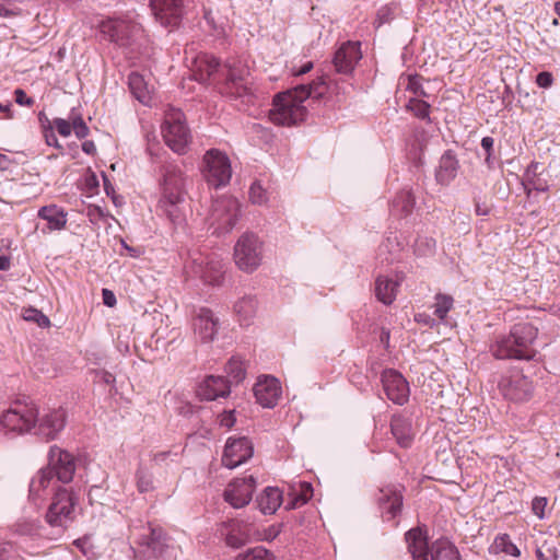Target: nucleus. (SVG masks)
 Wrapping results in <instances>:
<instances>
[{"instance_id":"nucleus-1","label":"nucleus","mask_w":560,"mask_h":560,"mask_svg":"<svg viewBox=\"0 0 560 560\" xmlns=\"http://www.w3.org/2000/svg\"><path fill=\"white\" fill-rule=\"evenodd\" d=\"M323 82L302 84L293 90L278 94L273 100L270 119L278 125L291 126L304 120L306 107L304 102L315 95L323 94Z\"/></svg>"},{"instance_id":"nucleus-2","label":"nucleus","mask_w":560,"mask_h":560,"mask_svg":"<svg viewBox=\"0 0 560 560\" xmlns=\"http://www.w3.org/2000/svg\"><path fill=\"white\" fill-rule=\"evenodd\" d=\"M538 329L530 323L515 324L509 335L499 337L491 346L497 359L534 360L537 351L534 347Z\"/></svg>"},{"instance_id":"nucleus-3","label":"nucleus","mask_w":560,"mask_h":560,"mask_svg":"<svg viewBox=\"0 0 560 560\" xmlns=\"http://www.w3.org/2000/svg\"><path fill=\"white\" fill-rule=\"evenodd\" d=\"M187 177L177 165H167L164 170L161 206L175 225H180L187 213Z\"/></svg>"},{"instance_id":"nucleus-4","label":"nucleus","mask_w":560,"mask_h":560,"mask_svg":"<svg viewBox=\"0 0 560 560\" xmlns=\"http://www.w3.org/2000/svg\"><path fill=\"white\" fill-rule=\"evenodd\" d=\"M241 214V203L232 196L213 200L207 222L212 234L223 235L232 231Z\"/></svg>"},{"instance_id":"nucleus-5","label":"nucleus","mask_w":560,"mask_h":560,"mask_svg":"<svg viewBox=\"0 0 560 560\" xmlns=\"http://www.w3.org/2000/svg\"><path fill=\"white\" fill-rule=\"evenodd\" d=\"M185 269L188 275L199 278L206 284L220 285L225 273V264L214 253L196 252L190 255V260Z\"/></svg>"},{"instance_id":"nucleus-6","label":"nucleus","mask_w":560,"mask_h":560,"mask_svg":"<svg viewBox=\"0 0 560 560\" xmlns=\"http://www.w3.org/2000/svg\"><path fill=\"white\" fill-rule=\"evenodd\" d=\"M77 494L67 488H58L46 512V522L52 527L66 528L74 520Z\"/></svg>"},{"instance_id":"nucleus-7","label":"nucleus","mask_w":560,"mask_h":560,"mask_svg":"<svg viewBox=\"0 0 560 560\" xmlns=\"http://www.w3.org/2000/svg\"><path fill=\"white\" fill-rule=\"evenodd\" d=\"M233 257L242 271L253 272L262 260V242L253 232L243 233L235 243Z\"/></svg>"},{"instance_id":"nucleus-8","label":"nucleus","mask_w":560,"mask_h":560,"mask_svg":"<svg viewBox=\"0 0 560 560\" xmlns=\"http://www.w3.org/2000/svg\"><path fill=\"white\" fill-rule=\"evenodd\" d=\"M201 172L210 186L223 187L232 177L231 161L224 152L210 149L203 155Z\"/></svg>"},{"instance_id":"nucleus-9","label":"nucleus","mask_w":560,"mask_h":560,"mask_svg":"<svg viewBox=\"0 0 560 560\" xmlns=\"http://www.w3.org/2000/svg\"><path fill=\"white\" fill-rule=\"evenodd\" d=\"M166 145L178 154H184L190 141V132L185 124L184 114L178 109H171L161 127Z\"/></svg>"},{"instance_id":"nucleus-10","label":"nucleus","mask_w":560,"mask_h":560,"mask_svg":"<svg viewBox=\"0 0 560 560\" xmlns=\"http://www.w3.org/2000/svg\"><path fill=\"white\" fill-rule=\"evenodd\" d=\"M67 413L59 408H43L36 406V416H34L35 434L46 441L54 440L63 430L66 425Z\"/></svg>"},{"instance_id":"nucleus-11","label":"nucleus","mask_w":560,"mask_h":560,"mask_svg":"<svg viewBox=\"0 0 560 560\" xmlns=\"http://www.w3.org/2000/svg\"><path fill=\"white\" fill-rule=\"evenodd\" d=\"M102 32L119 46H132L143 30L139 23L128 18L108 20L102 25Z\"/></svg>"},{"instance_id":"nucleus-12","label":"nucleus","mask_w":560,"mask_h":560,"mask_svg":"<svg viewBox=\"0 0 560 560\" xmlns=\"http://www.w3.org/2000/svg\"><path fill=\"white\" fill-rule=\"evenodd\" d=\"M34 416H36V405L31 404H15L0 418V424L7 431L14 433H24L33 429Z\"/></svg>"},{"instance_id":"nucleus-13","label":"nucleus","mask_w":560,"mask_h":560,"mask_svg":"<svg viewBox=\"0 0 560 560\" xmlns=\"http://www.w3.org/2000/svg\"><path fill=\"white\" fill-rule=\"evenodd\" d=\"M46 469H51L52 476L63 483L72 480L75 471V462L72 454L54 445L48 453V465Z\"/></svg>"},{"instance_id":"nucleus-14","label":"nucleus","mask_w":560,"mask_h":560,"mask_svg":"<svg viewBox=\"0 0 560 560\" xmlns=\"http://www.w3.org/2000/svg\"><path fill=\"white\" fill-rule=\"evenodd\" d=\"M253 453V445L247 438H230L224 447L222 463L225 467L233 469L247 462Z\"/></svg>"},{"instance_id":"nucleus-15","label":"nucleus","mask_w":560,"mask_h":560,"mask_svg":"<svg viewBox=\"0 0 560 560\" xmlns=\"http://www.w3.org/2000/svg\"><path fill=\"white\" fill-rule=\"evenodd\" d=\"M150 7L158 22L164 27H175L182 19L183 0H151Z\"/></svg>"},{"instance_id":"nucleus-16","label":"nucleus","mask_w":560,"mask_h":560,"mask_svg":"<svg viewBox=\"0 0 560 560\" xmlns=\"http://www.w3.org/2000/svg\"><path fill=\"white\" fill-rule=\"evenodd\" d=\"M255 479L248 476L242 479H234L224 491V499L233 508L240 509L249 503L255 490Z\"/></svg>"},{"instance_id":"nucleus-17","label":"nucleus","mask_w":560,"mask_h":560,"mask_svg":"<svg viewBox=\"0 0 560 560\" xmlns=\"http://www.w3.org/2000/svg\"><path fill=\"white\" fill-rule=\"evenodd\" d=\"M246 369L244 360L238 355H233L224 368V374L206 375L203 382L208 385L210 382H221L222 385H238L245 380Z\"/></svg>"},{"instance_id":"nucleus-18","label":"nucleus","mask_w":560,"mask_h":560,"mask_svg":"<svg viewBox=\"0 0 560 560\" xmlns=\"http://www.w3.org/2000/svg\"><path fill=\"white\" fill-rule=\"evenodd\" d=\"M362 58L360 43L348 42L342 44L335 54L334 66L339 73L349 74Z\"/></svg>"},{"instance_id":"nucleus-19","label":"nucleus","mask_w":560,"mask_h":560,"mask_svg":"<svg viewBox=\"0 0 560 560\" xmlns=\"http://www.w3.org/2000/svg\"><path fill=\"white\" fill-rule=\"evenodd\" d=\"M225 67L228 69V85L231 89V93L242 95L243 92L247 91L249 83L248 67L238 59L226 61Z\"/></svg>"},{"instance_id":"nucleus-20","label":"nucleus","mask_w":560,"mask_h":560,"mask_svg":"<svg viewBox=\"0 0 560 560\" xmlns=\"http://www.w3.org/2000/svg\"><path fill=\"white\" fill-rule=\"evenodd\" d=\"M194 327L203 341H211L218 331L219 322L209 308L202 307L195 317Z\"/></svg>"},{"instance_id":"nucleus-21","label":"nucleus","mask_w":560,"mask_h":560,"mask_svg":"<svg viewBox=\"0 0 560 560\" xmlns=\"http://www.w3.org/2000/svg\"><path fill=\"white\" fill-rule=\"evenodd\" d=\"M380 508L386 521L393 520L401 510L402 495L392 487L381 489L378 497Z\"/></svg>"},{"instance_id":"nucleus-22","label":"nucleus","mask_w":560,"mask_h":560,"mask_svg":"<svg viewBox=\"0 0 560 560\" xmlns=\"http://www.w3.org/2000/svg\"><path fill=\"white\" fill-rule=\"evenodd\" d=\"M405 538L413 560H429L428 537L420 527L408 530Z\"/></svg>"},{"instance_id":"nucleus-23","label":"nucleus","mask_w":560,"mask_h":560,"mask_svg":"<svg viewBox=\"0 0 560 560\" xmlns=\"http://www.w3.org/2000/svg\"><path fill=\"white\" fill-rule=\"evenodd\" d=\"M416 207L415 195L411 189H402L393 199L390 213L397 218H409Z\"/></svg>"},{"instance_id":"nucleus-24","label":"nucleus","mask_w":560,"mask_h":560,"mask_svg":"<svg viewBox=\"0 0 560 560\" xmlns=\"http://www.w3.org/2000/svg\"><path fill=\"white\" fill-rule=\"evenodd\" d=\"M399 282L388 276H378L375 280V295L380 302L389 305L397 295Z\"/></svg>"},{"instance_id":"nucleus-25","label":"nucleus","mask_w":560,"mask_h":560,"mask_svg":"<svg viewBox=\"0 0 560 560\" xmlns=\"http://www.w3.org/2000/svg\"><path fill=\"white\" fill-rule=\"evenodd\" d=\"M38 217L47 221L48 231L62 230L67 224V213L55 205L42 207L38 210Z\"/></svg>"},{"instance_id":"nucleus-26","label":"nucleus","mask_w":560,"mask_h":560,"mask_svg":"<svg viewBox=\"0 0 560 560\" xmlns=\"http://www.w3.org/2000/svg\"><path fill=\"white\" fill-rule=\"evenodd\" d=\"M390 427L397 443L401 447H409L415 436L411 421L402 417H393Z\"/></svg>"},{"instance_id":"nucleus-27","label":"nucleus","mask_w":560,"mask_h":560,"mask_svg":"<svg viewBox=\"0 0 560 560\" xmlns=\"http://www.w3.org/2000/svg\"><path fill=\"white\" fill-rule=\"evenodd\" d=\"M458 161L451 151H446L440 160L436 171V180L442 185H447L457 174Z\"/></svg>"},{"instance_id":"nucleus-28","label":"nucleus","mask_w":560,"mask_h":560,"mask_svg":"<svg viewBox=\"0 0 560 560\" xmlns=\"http://www.w3.org/2000/svg\"><path fill=\"white\" fill-rule=\"evenodd\" d=\"M255 532L248 525L233 523L231 529L228 532L225 540L226 544L233 548H241L249 542Z\"/></svg>"},{"instance_id":"nucleus-29","label":"nucleus","mask_w":560,"mask_h":560,"mask_svg":"<svg viewBox=\"0 0 560 560\" xmlns=\"http://www.w3.org/2000/svg\"><path fill=\"white\" fill-rule=\"evenodd\" d=\"M259 510L264 514H272L281 505L282 495L278 488L268 487L257 499Z\"/></svg>"},{"instance_id":"nucleus-30","label":"nucleus","mask_w":560,"mask_h":560,"mask_svg":"<svg viewBox=\"0 0 560 560\" xmlns=\"http://www.w3.org/2000/svg\"><path fill=\"white\" fill-rule=\"evenodd\" d=\"M54 476L51 469L42 468L30 483V498L36 503L43 498V492L48 488Z\"/></svg>"},{"instance_id":"nucleus-31","label":"nucleus","mask_w":560,"mask_h":560,"mask_svg":"<svg viewBox=\"0 0 560 560\" xmlns=\"http://www.w3.org/2000/svg\"><path fill=\"white\" fill-rule=\"evenodd\" d=\"M219 66V60L212 56H198L195 60L196 79L202 82L207 81L214 72H217Z\"/></svg>"},{"instance_id":"nucleus-32","label":"nucleus","mask_w":560,"mask_h":560,"mask_svg":"<svg viewBox=\"0 0 560 560\" xmlns=\"http://www.w3.org/2000/svg\"><path fill=\"white\" fill-rule=\"evenodd\" d=\"M128 84L131 93L140 103L148 104L150 102V90L141 74L137 72L130 73Z\"/></svg>"},{"instance_id":"nucleus-33","label":"nucleus","mask_w":560,"mask_h":560,"mask_svg":"<svg viewBox=\"0 0 560 560\" xmlns=\"http://www.w3.org/2000/svg\"><path fill=\"white\" fill-rule=\"evenodd\" d=\"M282 387H253L256 401L265 408H272L277 405L282 394Z\"/></svg>"},{"instance_id":"nucleus-34","label":"nucleus","mask_w":560,"mask_h":560,"mask_svg":"<svg viewBox=\"0 0 560 560\" xmlns=\"http://www.w3.org/2000/svg\"><path fill=\"white\" fill-rule=\"evenodd\" d=\"M431 560H462L455 546L445 540H438L432 546Z\"/></svg>"},{"instance_id":"nucleus-35","label":"nucleus","mask_w":560,"mask_h":560,"mask_svg":"<svg viewBox=\"0 0 560 560\" xmlns=\"http://www.w3.org/2000/svg\"><path fill=\"white\" fill-rule=\"evenodd\" d=\"M257 310V301L254 296L247 295L238 300L234 305V311L241 323L248 324Z\"/></svg>"},{"instance_id":"nucleus-36","label":"nucleus","mask_w":560,"mask_h":560,"mask_svg":"<svg viewBox=\"0 0 560 560\" xmlns=\"http://www.w3.org/2000/svg\"><path fill=\"white\" fill-rule=\"evenodd\" d=\"M491 549L494 553L503 552L512 557H520L521 551L516 545H514L508 534H501L495 537Z\"/></svg>"},{"instance_id":"nucleus-37","label":"nucleus","mask_w":560,"mask_h":560,"mask_svg":"<svg viewBox=\"0 0 560 560\" xmlns=\"http://www.w3.org/2000/svg\"><path fill=\"white\" fill-rule=\"evenodd\" d=\"M136 487L140 493L154 489L153 474L144 466H139L135 474Z\"/></svg>"},{"instance_id":"nucleus-38","label":"nucleus","mask_w":560,"mask_h":560,"mask_svg":"<svg viewBox=\"0 0 560 560\" xmlns=\"http://www.w3.org/2000/svg\"><path fill=\"white\" fill-rule=\"evenodd\" d=\"M453 298L446 294L439 293L435 296L434 314L439 319L444 320L447 313L453 307Z\"/></svg>"},{"instance_id":"nucleus-39","label":"nucleus","mask_w":560,"mask_h":560,"mask_svg":"<svg viewBox=\"0 0 560 560\" xmlns=\"http://www.w3.org/2000/svg\"><path fill=\"white\" fill-rule=\"evenodd\" d=\"M384 395L397 405H404L408 401L409 387H382Z\"/></svg>"},{"instance_id":"nucleus-40","label":"nucleus","mask_w":560,"mask_h":560,"mask_svg":"<svg viewBox=\"0 0 560 560\" xmlns=\"http://www.w3.org/2000/svg\"><path fill=\"white\" fill-rule=\"evenodd\" d=\"M407 108L420 119H429L430 105L418 98H410Z\"/></svg>"},{"instance_id":"nucleus-41","label":"nucleus","mask_w":560,"mask_h":560,"mask_svg":"<svg viewBox=\"0 0 560 560\" xmlns=\"http://www.w3.org/2000/svg\"><path fill=\"white\" fill-rule=\"evenodd\" d=\"M23 318L27 322L36 323L42 328L49 327L50 325L49 318L40 311L33 307L23 311Z\"/></svg>"},{"instance_id":"nucleus-42","label":"nucleus","mask_w":560,"mask_h":560,"mask_svg":"<svg viewBox=\"0 0 560 560\" xmlns=\"http://www.w3.org/2000/svg\"><path fill=\"white\" fill-rule=\"evenodd\" d=\"M196 395L200 400L211 401L218 397H226L230 395V389L218 392L215 387H197Z\"/></svg>"},{"instance_id":"nucleus-43","label":"nucleus","mask_w":560,"mask_h":560,"mask_svg":"<svg viewBox=\"0 0 560 560\" xmlns=\"http://www.w3.org/2000/svg\"><path fill=\"white\" fill-rule=\"evenodd\" d=\"M382 385H408L404 376L395 370L387 369L381 375Z\"/></svg>"},{"instance_id":"nucleus-44","label":"nucleus","mask_w":560,"mask_h":560,"mask_svg":"<svg viewBox=\"0 0 560 560\" xmlns=\"http://www.w3.org/2000/svg\"><path fill=\"white\" fill-rule=\"evenodd\" d=\"M249 200L252 203L259 206L265 205L268 201L267 191L262 188L260 183L255 182L252 184L249 188Z\"/></svg>"},{"instance_id":"nucleus-45","label":"nucleus","mask_w":560,"mask_h":560,"mask_svg":"<svg viewBox=\"0 0 560 560\" xmlns=\"http://www.w3.org/2000/svg\"><path fill=\"white\" fill-rule=\"evenodd\" d=\"M240 560H275V558L267 549L256 547L243 555Z\"/></svg>"},{"instance_id":"nucleus-46","label":"nucleus","mask_w":560,"mask_h":560,"mask_svg":"<svg viewBox=\"0 0 560 560\" xmlns=\"http://www.w3.org/2000/svg\"><path fill=\"white\" fill-rule=\"evenodd\" d=\"M435 241L431 237H419L415 243V252L418 255H428L433 252Z\"/></svg>"},{"instance_id":"nucleus-47","label":"nucleus","mask_w":560,"mask_h":560,"mask_svg":"<svg viewBox=\"0 0 560 560\" xmlns=\"http://www.w3.org/2000/svg\"><path fill=\"white\" fill-rule=\"evenodd\" d=\"M46 121H47V126L44 125V131H43L45 142L48 145L55 147L59 150H62V145L59 143V141L55 135V131L52 130L51 121L48 118H46Z\"/></svg>"},{"instance_id":"nucleus-48","label":"nucleus","mask_w":560,"mask_h":560,"mask_svg":"<svg viewBox=\"0 0 560 560\" xmlns=\"http://www.w3.org/2000/svg\"><path fill=\"white\" fill-rule=\"evenodd\" d=\"M51 126L52 130L56 129L62 137H69L72 132V122L63 118H55Z\"/></svg>"},{"instance_id":"nucleus-49","label":"nucleus","mask_w":560,"mask_h":560,"mask_svg":"<svg viewBox=\"0 0 560 560\" xmlns=\"http://www.w3.org/2000/svg\"><path fill=\"white\" fill-rule=\"evenodd\" d=\"M72 130L79 139H83L89 135V127L80 116L72 118Z\"/></svg>"},{"instance_id":"nucleus-50","label":"nucleus","mask_w":560,"mask_h":560,"mask_svg":"<svg viewBox=\"0 0 560 560\" xmlns=\"http://www.w3.org/2000/svg\"><path fill=\"white\" fill-rule=\"evenodd\" d=\"M407 90H409L417 96H428V94L425 93V91L422 86L421 79L419 77H409L408 78Z\"/></svg>"},{"instance_id":"nucleus-51","label":"nucleus","mask_w":560,"mask_h":560,"mask_svg":"<svg viewBox=\"0 0 560 560\" xmlns=\"http://www.w3.org/2000/svg\"><path fill=\"white\" fill-rule=\"evenodd\" d=\"M547 506V499L544 497H536L532 502V511L540 520L545 517V509Z\"/></svg>"},{"instance_id":"nucleus-52","label":"nucleus","mask_w":560,"mask_h":560,"mask_svg":"<svg viewBox=\"0 0 560 560\" xmlns=\"http://www.w3.org/2000/svg\"><path fill=\"white\" fill-rule=\"evenodd\" d=\"M536 83L539 88L548 89L553 83V75L551 72L541 71L536 75Z\"/></svg>"},{"instance_id":"nucleus-53","label":"nucleus","mask_w":560,"mask_h":560,"mask_svg":"<svg viewBox=\"0 0 560 560\" xmlns=\"http://www.w3.org/2000/svg\"><path fill=\"white\" fill-rule=\"evenodd\" d=\"M14 100L16 104L21 106L31 107L34 104V100L32 97H28L22 89H16L14 91Z\"/></svg>"},{"instance_id":"nucleus-54","label":"nucleus","mask_w":560,"mask_h":560,"mask_svg":"<svg viewBox=\"0 0 560 560\" xmlns=\"http://www.w3.org/2000/svg\"><path fill=\"white\" fill-rule=\"evenodd\" d=\"M253 385H281V381L270 374H260L257 376L256 382Z\"/></svg>"},{"instance_id":"nucleus-55","label":"nucleus","mask_w":560,"mask_h":560,"mask_svg":"<svg viewBox=\"0 0 560 560\" xmlns=\"http://www.w3.org/2000/svg\"><path fill=\"white\" fill-rule=\"evenodd\" d=\"M236 419L234 416V411H224L220 416V425L225 427L228 429L232 428L235 423Z\"/></svg>"},{"instance_id":"nucleus-56","label":"nucleus","mask_w":560,"mask_h":560,"mask_svg":"<svg viewBox=\"0 0 560 560\" xmlns=\"http://www.w3.org/2000/svg\"><path fill=\"white\" fill-rule=\"evenodd\" d=\"M102 295H103V303L106 306L113 307L116 304V296L110 290L103 289Z\"/></svg>"},{"instance_id":"nucleus-57","label":"nucleus","mask_w":560,"mask_h":560,"mask_svg":"<svg viewBox=\"0 0 560 560\" xmlns=\"http://www.w3.org/2000/svg\"><path fill=\"white\" fill-rule=\"evenodd\" d=\"M171 456H177L176 454H172L171 452H159L156 454L153 455V458L152 460L154 462V464L156 465H162L163 463H165L167 460L168 457Z\"/></svg>"},{"instance_id":"nucleus-58","label":"nucleus","mask_w":560,"mask_h":560,"mask_svg":"<svg viewBox=\"0 0 560 560\" xmlns=\"http://www.w3.org/2000/svg\"><path fill=\"white\" fill-rule=\"evenodd\" d=\"M493 143H494V140L491 137H483L481 139V147L486 151V153H489V155H492Z\"/></svg>"},{"instance_id":"nucleus-59","label":"nucleus","mask_w":560,"mask_h":560,"mask_svg":"<svg viewBox=\"0 0 560 560\" xmlns=\"http://www.w3.org/2000/svg\"><path fill=\"white\" fill-rule=\"evenodd\" d=\"M312 69H313V62L312 61H307L306 63L301 66L299 69L293 68L292 69V73H293V75L298 77V75H302V74L307 73Z\"/></svg>"},{"instance_id":"nucleus-60","label":"nucleus","mask_w":560,"mask_h":560,"mask_svg":"<svg viewBox=\"0 0 560 560\" xmlns=\"http://www.w3.org/2000/svg\"><path fill=\"white\" fill-rule=\"evenodd\" d=\"M417 320L419 323H423L425 325H428L429 327H434L436 322L435 319L431 318L430 316L425 315V314H419V316L417 317Z\"/></svg>"},{"instance_id":"nucleus-61","label":"nucleus","mask_w":560,"mask_h":560,"mask_svg":"<svg viewBox=\"0 0 560 560\" xmlns=\"http://www.w3.org/2000/svg\"><path fill=\"white\" fill-rule=\"evenodd\" d=\"M82 150L86 154H94L96 152V147L93 141H85L82 143Z\"/></svg>"},{"instance_id":"nucleus-62","label":"nucleus","mask_w":560,"mask_h":560,"mask_svg":"<svg viewBox=\"0 0 560 560\" xmlns=\"http://www.w3.org/2000/svg\"><path fill=\"white\" fill-rule=\"evenodd\" d=\"M18 14L16 11L14 10H11V9H7L3 3L0 2V16H3V18H11V16H15Z\"/></svg>"},{"instance_id":"nucleus-63","label":"nucleus","mask_w":560,"mask_h":560,"mask_svg":"<svg viewBox=\"0 0 560 560\" xmlns=\"http://www.w3.org/2000/svg\"><path fill=\"white\" fill-rule=\"evenodd\" d=\"M96 376H101L105 385H110L115 381L112 374L106 373L104 371L97 372Z\"/></svg>"},{"instance_id":"nucleus-64","label":"nucleus","mask_w":560,"mask_h":560,"mask_svg":"<svg viewBox=\"0 0 560 560\" xmlns=\"http://www.w3.org/2000/svg\"><path fill=\"white\" fill-rule=\"evenodd\" d=\"M553 475L556 478L560 479V450L558 451L553 463Z\"/></svg>"}]
</instances>
